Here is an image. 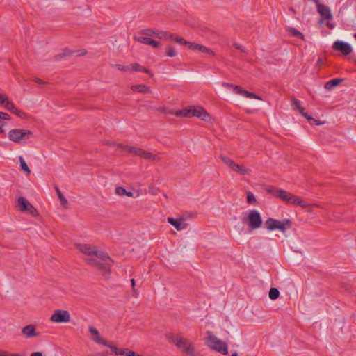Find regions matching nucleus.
<instances>
[{"label": "nucleus", "mask_w": 356, "mask_h": 356, "mask_svg": "<svg viewBox=\"0 0 356 356\" xmlns=\"http://www.w3.org/2000/svg\"><path fill=\"white\" fill-rule=\"evenodd\" d=\"M132 90H137L141 93H147L149 91V88H147L145 85H135L131 86Z\"/></svg>", "instance_id": "c756f323"}, {"label": "nucleus", "mask_w": 356, "mask_h": 356, "mask_svg": "<svg viewBox=\"0 0 356 356\" xmlns=\"http://www.w3.org/2000/svg\"><path fill=\"white\" fill-rule=\"evenodd\" d=\"M234 46L235 48H236V49H239L241 51H244V50L242 49V47L239 44H234Z\"/></svg>", "instance_id": "a18cd8bd"}, {"label": "nucleus", "mask_w": 356, "mask_h": 356, "mask_svg": "<svg viewBox=\"0 0 356 356\" xmlns=\"http://www.w3.org/2000/svg\"><path fill=\"white\" fill-rule=\"evenodd\" d=\"M55 189H56V193L58 195V197L60 200V204L64 208H67L68 206V201L66 200V198L64 197V195L62 194V193L60 192V191L59 190V188L58 187H56Z\"/></svg>", "instance_id": "bb28decb"}, {"label": "nucleus", "mask_w": 356, "mask_h": 356, "mask_svg": "<svg viewBox=\"0 0 356 356\" xmlns=\"http://www.w3.org/2000/svg\"><path fill=\"white\" fill-rule=\"evenodd\" d=\"M134 40L142 44L149 45L154 48L160 47V43L159 42L147 37L145 35H142V33L139 35L134 36Z\"/></svg>", "instance_id": "ddd939ff"}, {"label": "nucleus", "mask_w": 356, "mask_h": 356, "mask_svg": "<svg viewBox=\"0 0 356 356\" xmlns=\"http://www.w3.org/2000/svg\"><path fill=\"white\" fill-rule=\"evenodd\" d=\"M22 332L24 337L27 339L39 336V333L36 332L35 327L33 325H28L23 327Z\"/></svg>", "instance_id": "2eb2a0df"}, {"label": "nucleus", "mask_w": 356, "mask_h": 356, "mask_svg": "<svg viewBox=\"0 0 356 356\" xmlns=\"http://www.w3.org/2000/svg\"><path fill=\"white\" fill-rule=\"evenodd\" d=\"M286 31H287V33L289 35H291L293 36H296V37L299 38H300L302 40H305V37H304L303 34L301 32H300L299 31H298L296 29H294V28L288 27L287 29H286Z\"/></svg>", "instance_id": "a878e982"}, {"label": "nucleus", "mask_w": 356, "mask_h": 356, "mask_svg": "<svg viewBox=\"0 0 356 356\" xmlns=\"http://www.w3.org/2000/svg\"><path fill=\"white\" fill-rule=\"evenodd\" d=\"M0 356H8L5 352L0 351Z\"/></svg>", "instance_id": "3c124183"}, {"label": "nucleus", "mask_w": 356, "mask_h": 356, "mask_svg": "<svg viewBox=\"0 0 356 356\" xmlns=\"http://www.w3.org/2000/svg\"><path fill=\"white\" fill-rule=\"evenodd\" d=\"M3 125H4V123L0 120V133L3 132L2 127H3Z\"/></svg>", "instance_id": "de8ad7c7"}, {"label": "nucleus", "mask_w": 356, "mask_h": 356, "mask_svg": "<svg viewBox=\"0 0 356 356\" xmlns=\"http://www.w3.org/2000/svg\"><path fill=\"white\" fill-rule=\"evenodd\" d=\"M317 9L318 13L321 14V16H323L325 19H332V14L330 8L321 3L317 4Z\"/></svg>", "instance_id": "a211bd4d"}, {"label": "nucleus", "mask_w": 356, "mask_h": 356, "mask_svg": "<svg viewBox=\"0 0 356 356\" xmlns=\"http://www.w3.org/2000/svg\"><path fill=\"white\" fill-rule=\"evenodd\" d=\"M155 37L156 38H159L161 40H168V39L172 38V35L170 33H169L166 31H158V30H156V31Z\"/></svg>", "instance_id": "b1692460"}, {"label": "nucleus", "mask_w": 356, "mask_h": 356, "mask_svg": "<svg viewBox=\"0 0 356 356\" xmlns=\"http://www.w3.org/2000/svg\"><path fill=\"white\" fill-rule=\"evenodd\" d=\"M156 31V30H153V29H145V30L142 31L141 33H142V35H145V36L150 38L152 36L155 37Z\"/></svg>", "instance_id": "473e14b6"}, {"label": "nucleus", "mask_w": 356, "mask_h": 356, "mask_svg": "<svg viewBox=\"0 0 356 356\" xmlns=\"http://www.w3.org/2000/svg\"><path fill=\"white\" fill-rule=\"evenodd\" d=\"M126 196H128V197H133V193L131 192H128L127 191L126 193Z\"/></svg>", "instance_id": "8fccbe9b"}, {"label": "nucleus", "mask_w": 356, "mask_h": 356, "mask_svg": "<svg viewBox=\"0 0 356 356\" xmlns=\"http://www.w3.org/2000/svg\"><path fill=\"white\" fill-rule=\"evenodd\" d=\"M152 193L155 194L154 190H152Z\"/></svg>", "instance_id": "6e6d98bb"}, {"label": "nucleus", "mask_w": 356, "mask_h": 356, "mask_svg": "<svg viewBox=\"0 0 356 356\" xmlns=\"http://www.w3.org/2000/svg\"><path fill=\"white\" fill-rule=\"evenodd\" d=\"M176 347L188 356H195V350L191 343L184 338L172 339Z\"/></svg>", "instance_id": "423d86ee"}, {"label": "nucleus", "mask_w": 356, "mask_h": 356, "mask_svg": "<svg viewBox=\"0 0 356 356\" xmlns=\"http://www.w3.org/2000/svg\"><path fill=\"white\" fill-rule=\"evenodd\" d=\"M76 248L83 254L89 257L95 256L97 259L101 260V261H97L94 259H88V262L90 264L105 270H107L110 267L111 260L106 253L99 252L95 247H92L88 244H77Z\"/></svg>", "instance_id": "f257e3e1"}, {"label": "nucleus", "mask_w": 356, "mask_h": 356, "mask_svg": "<svg viewBox=\"0 0 356 356\" xmlns=\"http://www.w3.org/2000/svg\"><path fill=\"white\" fill-rule=\"evenodd\" d=\"M172 114L177 117L191 118L193 116H196L205 122H209L211 120L209 114L202 108L197 106L184 108L181 111L172 113Z\"/></svg>", "instance_id": "f03ea898"}, {"label": "nucleus", "mask_w": 356, "mask_h": 356, "mask_svg": "<svg viewBox=\"0 0 356 356\" xmlns=\"http://www.w3.org/2000/svg\"><path fill=\"white\" fill-rule=\"evenodd\" d=\"M88 330L89 332L92 336V340L95 343L108 347L110 344L106 340L102 338L99 331L95 327L90 326L89 327Z\"/></svg>", "instance_id": "4468645a"}, {"label": "nucleus", "mask_w": 356, "mask_h": 356, "mask_svg": "<svg viewBox=\"0 0 356 356\" xmlns=\"http://www.w3.org/2000/svg\"><path fill=\"white\" fill-rule=\"evenodd\" d=\"M51 321L56 323H67L70 320V314L66 310H55L51 316Z\"/></svg>", "instance_id": "1a4fd4ad"}, {"label": "nucleus", "mask_w": 356, "mask_h": 356, "mask_svg": "<svg viewBox=\"0 0 356 356\" xmlns=\"http://www.w3.org/2000/svg\"><path fill=\"white\" fill-rule=\"evenodd\" d=\"M31 356H42L40 352H35L31 354Z\"/></svg>", "instance_id": "c03bdc74"}, {"label": "nucleus", "mask_w": 356, "mask_h": 356, "mask_svg": "<svg viewBox=\"0 0 356 356\" xmlns=\"http://www.w3.org/2000/svg\"><path fill=\"white\" fill-rule=\"evenodd\" d=\"M189 49H192V50H200V48H201V44H195V43H191V42H188V44H186Z\"/></svg>", "instance_id": "f704fd0d"}, {"label": "nucleus", "mask_w": 356, "mask_h": 356, "mask_svg": "<svg viewBox=\"0 0 356 356\" xmlns=\"http://www.w3.org/2000/svg\"><path fill=\"white\" fill-rule=\"evenodd\" d=\"M354 36H355V38H356V33L355 34V35H354Z\"/></svg>", "instance_id": "bf43d9fd"}, {"label": "nucleus", "mask_w": 356, "mask_h": 356, "mask_svg": "<svg viewBox=\"0 0 356 356\" xmlns=\"http://www.w3.org/2000/svg\"><path fill=\"white\" fill-rule=\"evenodd\" d=\"M33 136V133L26 129H15L8 132V138L19 144H25Z\"/></svg>", "instance_id": "20e7f679"}, {"label": "nucleus", "mask_w": 356, "mask_h": 356, "mask_svg": "<svg viewBox=\"0 0 356 356\" xmlns=\"http://www.w3.org/2000/svg\"><path fill=\"white\" fill-rule=\"evenodd\" d=\"M223 86H224L225 87H230V88H233V87H234L233 85L229 84V83H223Z\"/></svg>", "instance_id": "49530a36"}, {"label": "nucleus", "mask_w": 356, "mask_h": 356, "mask_svg": "<svg viewBox=\"0 0 356 356\" xmlns=\"http://www.w3.org/2000/svg\"><path fill=\"white\" fill-rule=\"evenodd\" d=\"M245 221L252 229H259L262 223L261 214L256 210H252L248 213Z\"/></svg>", "instance_id": "0eeeda50"}, {"label": "nucleus", "mask_w": 356, "mask_h": 356, "mask_svg": "<svg viewBox=\"0 0 356 356\" xmlns=\"http://www.w3.org/2000/svg\"><path fill=\"white\" fill-rule=\"evenodd\" d=\"M341 80L339 79H333L325 83V88L326 89L331 90L334 88L335 86H338L341 83Z\"/></svg>", "instance_id": "cd10ccee"}, {"label": "nucleus", "mask_w": 356, "mask_h": 356, "mask_svg": "<svg viewBox=\"0 0 356 356\" xmlns=\"http://www.w3.org/2000/svg\"><path fill=\"white\" fill-rule=\"evenodd\" d=\"M4 107L8 111H12L17 115H19V111L15 108L14 104L8 100V99H6V101L4 102Z\"/></svg>", "instance_id": "393cba45"}, {"label": "nucleus", "mask_w": 356, "mask_h": 356, "mask_svg": "<svg viewBox=\"0 0 356 356\" xmlns=\"http://www.w3.org/2000/svg\"><path fill=\"white\" fill-rule=\"evenodd\" d=\"M37 82L39 83H42V81L40 80H39V79L37 80Z\"/></svg>", "instance_id": "5fc2aeb1"}, {"label": "nucleus", "mask_w": 356, "mask_h": 356, "mask_svg": "<svg viewBox=\"0 0 356 356\" xmlns=\"http://www.w3.org/2000/svg\"><path fill=\"white\" fill-rule=\"evenodd\" d=\"M222 160L223 163L231 168L234 171L237 172L243 175H249L250 172V170L249 168H247L246 167L243 165H240L236 163H235L232 160L229 159L228 157L225 156H222Z\"/></svg>", "instance_id": "6e6552de"}, {"label": "nucleus", "mask_w": 356, "mask_h": 356, "mask_svg": "<svg viewBox=\"0 0 356 356\" xmlns=\"http://www.w3.org/2000/svg\"><path fill=\"white\" fill-rule=\"evenodd\" d=\"M274 195L280 198L281 200H282L283 201H285L289 203L291 201V197L293 195V194L282 189H277L275 191Z\"/></svg>", "instance_id": "6ab92c4d"}, {"label": "nucleus", "mask_w": 356, "mask_h": 356, "mask_svg": "<svg viewBox=\"0 0 356 356\" xmlns=\"http://www.w3.org/2000/svg\"><path fill=\"white\" fill-rule=\"evenodd\" d=\"M19 161L20 168H21L22 170L24 171L28 175H29L31 173V170H30L27 163H26L25 160L24 159V158L22 156H19Z\"/></svg>", "instance_id": "7c9ffc66"}, {"label": "nucleus", "mask_w": 356, "mask_h": 356, "mask_svg": "<svg viewBox=\"0 0 356 356\" xmlns=\"http://www.w3.org/2000/svg\"><path fill=\"white\" fill-rule=\"evenodd\" d=\"M152 193L155 194L154 190H152Z\"/></svg>", "instance_id": "4d7b16f0"}, {"label": "nucleus", "mask_w": 356, "mask_h": 356, "mask_svg": "<svg viewBox=\"0 0 356 356\" xmlns=\"http://www.w3.org/2000/svg\"><path fill=\"white\" fill-rule=\"evenodd\" d=\"M138 353L133 351V350H131L128 353V356H137Z\"/></svg>", "instance_id": "37998d69"}, {"label": "nucleus", "mask_w": 356, "mask_h": 356, "mask_svg": "<svg viewBox=\"0 0 356 356\" xmlns=\"http://www.w3.org/2000/svg\"><path fill=\"white\" fill-rule=\"evenodd\" d=\"M233 90L235 93L241 95L248 97V98H254V99H259V100L261 99V98L260 97L257 96V95H255L254 93H252L247 90H243L238 86H235L234 87H233Z\"/></svg>", "instance_id": "dca6fc26"}, {"label": "nucleus", "mask_w": 356, "mask_h": 356, "mask_svg": "<svg viewBox=\"0 0 356 356\" xmlns=\"http://www.w3.org/2000/svg\"><path fill=\"white\" fill-rule=\"evenodd\" d=\"M18 207L21 211L28 212L32 215H36L37 211L33 206L24 197L18 198Z\"/></svg>", "instance_id": "9b49d317"}, {"label": "nucleus", "mask_w": 356, "mask_h": 356, "mask_svg": "<svg viewBox=\"0 0 356 356\" xmlns=\"http://www.w3.org/2000/svg\"><path fill=\"white\" fill-rule=\"evenodd\" d=\"M316 120V122H312V123H310V124H318V125H319V124H323V122H318L316 120Z\"/></svg>", "instance_id": "09e8293b"}, {"label": "nucleus", "mask_w": 356, "mask_h": 356, "mask_svg": "<svg viewBox=\"0 0 356 356\" xmlns=\"http://www.w3.org/2000/svg\"><path fill=\"white\" fill-rule=\"evenodd\" d=\"M232 356H238V354L236 353H234V354L232 355Z\"/></svg>", "instance_id": "864d4df0"}, {"label": "nucleus", "mask_w": 356, "mask_h": 356, "mask_svg": "<svg viewBox=\"0 0 356 356\" xmlns=\"http://www.w3.org/2000/svg\"><path fill=\"white\" fill-rule=\"evenodd\" d=\"M115 193H116V194H118L120 196H123V195H126L127 191L124 188H123L122 187H117L115 188Z\"/></svg>", "instance_id": "4c0bfd02"}, {"label": "nucleus", "mask_w": 356, "mask_h": 356, "mask_svg": "<svg viewBox=\"0 0 356 356\" xmlns=\"http://www.w3.org/2000/svg\"><path fill=\"white\" fill-rule=\"evenodd\" d=\"M115 67L117 69L122 71H128L129 70V67L128 66H121L120 65H115Z\"/></svg>", "instance_id": "a19ab883"}, {"label": "nucleus", "mask_w": 356, "mask_h": 356, "mask_svg": "<svg viewBox=\"0 0 356 356\" xmlns=\"http://www.w3.org/2000/svg\"><path fill=\"white\" fill-rule=\"evenodd\" d=\"M332 47L345 56L350 54L353 51L352 46L349 43L339 40L333 43Z\"/></svg>", "instance_id": "9d476101"}, {"label": "nucleus", "mask_w": 356, "mask_h": 356, "mask_svg": "<svg viewBox=\"0 0 356 356\" xmlns=\"http://www.w3.org/2000/svg\"><path fill=\"white\" fill-rule=\"evenodd\" d=\"M168 222L178 231L183 230L186 228V224L181 219H174L172 218H168Z\"/></svg>", "instance_id": "aec40b11"}, {"label": "nucleus", "mask_w": 356, "mask_h": 356, "mask_svg": "<svg viewBox=\"0 0 356 356\" xmlns=\"http://www.w3.org/2000/svg\"><path fill=\"white\" fill-rule=\"evenodd\" d=\"M177 54V51L172 47H168L167 51V56L169 57H174Z\"/></svg>", "instance_id": "c9c22d12"}, {"label": "nucleus", "mask_w": 356, "mask_h": 356, "mask_svg": "<svg viewBox=\"0 0 356 356\" xmlns=\"http://www.w3.org/2000/svg\"><path fill=\"white\" fill-rule=\"evenodd\" d=\"M131 286H132V287H134V285H135V281H134V279H132V280H131Z\"/></svg>", "instance_id": "603ef678"}, {"label": "nucleus", "mask_w": 356, "mask_h": 356, "mask_svg": "<svg viewBox=\"0 0 356 356\" xmlns=\"http://www.w3.org/2000/svg\"><path fill=\"white\" fill-rule=\"evenodd\" d=\"M137 356H144V355H140V354L138 353Z\"/></svg>", "instance_id": "13d9d810"}, {"label": "nucleus", "mask_w": 356, "mask_h": 356, "mask_svg": "<svg viewBox=\"0 0 356 356\" xmlns=\"http://www.w3.org/2000/svg\"><path fill=\"white\" fill-rule=\"evenodd\" d=\"M108 348L118 356H128V353L130 351L129 349H119L115 346L109 345Z\"/></svg>", "instance_id": "4be33fe9"}, {"label": "nucleus", "mask_w": 356, "mask_h": 356, "mask_svg": "<svg viewBox=\"0 0 356 356\" xmlns=\"http://www.w3.org/2000/svg\"><path fill=\"white\" fill-rule=\"evenodd\" d=\"M121 148L124 149L126 151H128L134 154L139 155L142 157H144L147 159H154V156L149 152H146L140 149H138L135 147H129V146H123L122 145H119Z\"/></svg>", "instance_id": "f8f14e48"}, {"label": "nucleus", "mask_w": 356, "mask_h": 356, "mask_svg": "<svg viewBox=\"0 0 356 356\" xmlns=\"http://www.w3.org/2000/svg\"><path fill=\"white\" fill-rule=\"evenodd\" d=\"M199 51L207 56H214V53L211 49L203 45L201 46V48Z\"/></svg>", "instance_id": "72a5a7b5"}, {"label": "nucleus", "mask_w": 356, "mask_h": 356, "mask_svg": "<svg viewBox=\"0 0 356 356\" xmlns=\"http://www.w3.org/2000/svg\"><path fill=\"white\" fill-rule=\"evenodd\" d=\"M247 201L248 203H250V204L254 203L255 202V197H254V195L250 192L248 193Z\"/></svg>", "instance_id": "58836bf2"}, {"label": "nucleus", "mask_w": 356, "mask_h": 356, "mask_svg": "<svg viewBox=\"0 0 356 356\" xmlns=\"http://www.w3.org/2000/svg\"><path fill=\"white\" fill-rule=\"evenodd\" d=\"M86 54V51L84 49L78 50V51H71L69 49H65L63 51V54L62 55L63 56H71L72 54H76V56L80 55H84Z\"/></svg>", "instance_id": "c85d7f7f"}, {"label": "nucleus", "mask_w": 356, "mask_h": 356, "mask_svg": "<svg viewBox=\"0 0 356 356\" xmlns=\"http://www.w3.org/2000/svg\"><path fill=\"white\" fill-rule=\"evenodd\" d=\"M8 99L7 96L3 94H0V105L4 104Z\"/></svg>", "instance_id": "79ce46f5"}, {"label": "nucleus", "mask_w": 356, "mask_h": 356, "mask_svg": "<svg viewBox=\"0 0 356 356\" xmlns=\"http://www.w3.org/2000/svg\"><path fill=\"white\" fill-rule=\"evenodd\" d=\"M289 203H292V204L300 206L303 208H308L310 207V204L309 203L302 200L299 197L295 196L294 195H292Z\"/></svg>", "instance_id": "412c9836"}, {"label": "nucleus", "mask_w": 356, "mask_h": 356, "mask_svg": "<svg viewBox=\"0 0 356 356\" xmlns=\"http://www.w3.org/2000/svg\"><path fill=\"white\" fill-rule=\"evenodd\" d=\"M292 222L288 218L278 220L274 218H268L265 222V227L268 231L279 230L282 233H285L288 229H291Z\"/></svg>", "instance_id": "7ed1b4c3"}, {"label": "nucleus", "mask_w": 356, "mask_h": 356, "mask_svg": "<svg viewBox=\"0 0 356 356\" xmlns=\"http://www.w3.org/2000/svg\"><path fill=\"white\" fill-rule=\"evenodd\" d=\"M10 116L8 114L0 111V120H9Z\"/></svg>", "instance_id": "ea45409f"}, {"label": "nucleus", "mask_w": 356, "mask_h": 356, "mask_svg": "<svg viewBox=\"0 0 356 356\" xmlns=\"http://www.w3.org/2000/svg\"><path fill=\"white\" fill-rule=\"evenodd\" d=\"M280 292L276 288H271L269 291V298L271 300H275L279 297Z\"/></svg>", "instance_id": "2f4dec72"}, {"label": "nucleus", "mask_w": 356, "mask_h": 356, "mask_svg": "<svg viewBox=\"0 0 356 356\" xmlns=\"http://www.w3.org/2000/svg\"><path fill=\"white\" fill-rule=\"evenodd\" d=\"M172 39H173L177 43L180 44H184L186 45L188 44V42L186 41L185 40H184V38H182L181 37H178V36L175 37V38L172 37Z\"/></svg>", "instance_id": "e433bc0d"}, {"label": "nucleus", "mask_w": 356, "mask_h": 356, "mask_svg": "<svg viewBox=\"0 0 356 356\" xmlns=\"http://www.w3.org/2000/svg\"><path fill=\"white\" fill-rule=\"evenodd\" d=\"M300 102L298 100H293V106L295 109L298 110L302 116L307 119L309 123L312 122H316L315 119L310 117L307 113L304 111V108L300 105Z\"/></svg>", "instance_id": "f3484780"}, {"label": "nucleus", "mask_w": 356, "mask_h": 356, "mask_svg": "<svg viewBox=\"0 0 356 356\" xmlns=\"http://www.w3.org/2000/svg\"><path fill=\"white\" fill-rule=\"evenodd\" d=\"M207 344L212 350L222 355L228 353L227 345L226 343L213 335L211 332H207Z\"/></svg>", "instance_id": "39448f33"}, {"label": "nucleus", "mask_w": 356, "mask_h": 356, "mask_svg": "<svg viewBox=\"0 0 356 356\" xmlns=\"http://www.w3.org/2000/svg\"><path fill=\"white\" fill-rule=\"evenodd\" d=\"M129 67V70H131V71H136V72H144L145 73H147L149 74H150L151 76H152V74L150 73V72L145 68L144 67L138 65V64H132Z\"/></svg>", "instance_id": "5701e85b"}]
</instances>
